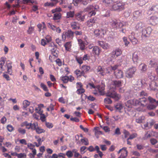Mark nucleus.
<instances>
[{
	"label": "nucleus",
	"instance_id": "nucleus-1",
	"mask_svg": "<svg viewBox=\"0 0 158 158\" xmlns=\"http://www.w3.org/2000/svg\"><path fill=\"white\" fill-rule=\"evenodd\" d=\"M111 83V85L108 86L109 90L106 93V95L113 98L115 101H117L120 99L121 96L115 92V88H120L122 86V81L119 80L113 81H112Z\"/></svg>",
	"mask_w": 158,
	"mask_h": 158
},
{
	"label": "nucleus",
	"instance_id": "nucleus-2",
	"mask_svg": "<svg viewBox=\"0 0 158 158\" xmlns=\"http://www.w3.org/2000/svg\"><path fill=\"white\" fill-rule=\"evenodd\" d=\"M148 99L145 98H139V99H134L127 101L126 105L128 107H132V106H140L141 108H137L139 111H143V107L146 106L148 103Z\"/></svg>",
	"mask_w": 158,
	"mask_h": 158
},
{
	"label": "nucleus",
	"instance_id": "nucleus-3",
	"mask_svg": "<svg viewBox=\"0 0 158 158\" xmlns=\"http://www.w3.org/2000/svg\"><path fill=\"white\" fill-rule=\"evenodd\" d=\"M6 61V58L5 57H2L0 58V70L2 71H4L5 70L6 67L8 72L10 73L11 71V63L10 62L8 61L4 66Z\"/></svg>",
	"mask_w": 158,
	"mask_h": 158
},
{
	"label": "nucleus",
	"instance_id": "nucleus-4",
	"mask_svg": "<svg viewBox=\"0 0 158 158\" xmlns=\"http://www.w3.org/2000/svg\"><path fill=\"white\" fill-rule=\"evenodd\" d=\"M99 7L98 5L94 6L90 5L88 6L85 10V11L89 12L88 16L91 17L96 14V11L99 9Z\"/></svg>",
	"mask_w": 158,
	"mask_h": 158
},
{
	"label": "nucleus",
	"instance_id": "nucleus-5",
	"mask_svg": "<svg viewBox=\"0 0 158 158\" xmlns=\"http://www.w3.org/2000/svg\"><path fill=\"white\" fill-rule=\"evenodd\" d=\"M87 87H89L91 89H97L101 95H103L105 94V85L103 84H102L100 85L96 86L93 84L89 83L88 84Z\"/></svg>",
	"mask_w": 158,
	"mask_h": 158
},
{
	"label": "nucleus",
	"instance_id": "nucleus-6",
	"mask_svg": "<svg viewBox=\"0 0 158 158\" xmlns=\"http://www.w3.org/2000/svg\"><path fill=\"white\" fill-rule=\"evenodd\" d=\"M111 6L110 9L112 10H121L124 9V5L118 1H114Z\"/></svg>",
	"mask_w": 158,
	"mask_h": 158
},
{
	"label": "nucleus",
	"instance_id": "nucleus-7",
	"mask_svg": "<svg viewBox=\"0 0 158 158\" xmlns=\"http://www.w3.org/2000/svg\"><path fill=\"white\" fill-rule=\"evenodd\" d=\"M136 70L135 67H132L128 68L125 71L126 77L128 78H130L133 77Z\"/></svg>",
	"mask_w": 158,
	"mask_h": 158
},
{
	"label": "nucleus",
	"instance_id": "nucleus-8",
	"mask_svg": "<svg viewBox=\"0 0 158 158\" xmlns=\"http://www.w3.org/2000/svg\"><path fill=\"white\" fill-rule=\"evenodd\" d=\"M73 32L71 30H68L67 31L64 32L63 33L62 35V38L63 40H65L66 38L71 39L73 37Z\"/></svg>",
	"mask_w": 158,
	"mask_h": 158
},
{
	"label": "nucleus",
	"instance_id": "nucleus-9",
	"mask_svg": "<svg viewBox=\"0 0 158 158\" xmlns=\"http://www.w3.org/2000/svg\"><path fill=\"white\" fill-rule=\"evenodd\" d=\"M122 54L121 50L118 48L113 50L110 54V56L113 59L115 58L118 56L121 55Z\"/></svg>",
	"mask_w": 158,
	"mask_h": 158
},
{
	"label": "nucleus",
	"instance_id": "nucleus-10",
	"mask_svg": "<svg viewBox=\"0 0 158 158\" xmlns=\"http://www.w3.org/2000/svg\"><path fill=\"white\" fill-rule=\"evenodd\" d=\"M152 30L150 27L145 28L142 31V35L145 37H148L149 36Z\"/></svg>",
	"mask_w": 158,
	"mask_h": 158
},
{
	"label": "nucleus",
	"instance_id": "nucleus-11",
	"mask_svg": "<svg viewBox=\"0 0 158 158\" xmlns=\"http://www.w3.org/2000/svg\"><path fill=\"white\" fill-rule=\"evenodd\" d=\"M126 148H123L118 152V154L121 153V155L118 158H126L127 155V152L126 150Z\"/></svg>",
	"mask_w": 158,
	"mask_h": 158
},
{
	"label": "nucleus",
	"instance_id": "nucleus-12",
	"mask_svg": "<svg viewBox=\"0 0 158 158\" xmlns=\"http://www.w3.org/2000/svg\"><path fill=\"white\" fill-rule=\"evenodd\" d=\"M37 27L39 29V31L40 32L42 31V33L44 32L46 30V25L44 22L39 23L37 25Z\"/></svg>",
	"mask_w": 158,
	"mask_h": 158
},
{
	"label": "nucleus",
	"instance_id": "nucleus-13",
	"mask_svg": "<svg viewBox=\"0 0 158 158\" xmlns=\"http://www.w3.org/2000/svg\"><path fill=\"white\" fill-rule=\"evenodd\" d=\"M98 44L104 49L107 50L110 48V45L108 43L103 41H99L98 42Z\"/></svg>",
	"mask_w": 158,
	"mask_h": 158
},
{
	"label": "nucleus",
	"instance_id": "nucleus-14",
	"mask_svg": "<svg viewBox=\"0 0 158 158\" xmlns=\"http://www.w3.org/2000/svg\"><path fill=\"white\" fill-rule=\"evenodd\" d=\"M114 75L117 78H120L123 77V73L121 70L117 69L114 72Z\"/></svg>",
	"mask_w": 158,
	"mask_h": 158
},
{
	"label": "nucleus",
	"instance_id": "nucleus-15",
	"mask_svg": "<svg viewBox=\"0 0 158 158\" xmlns=\"http://www.w3.org/2000/svg\"><path fill=\"white\" fill-rule=\"evenodd\" d=\"M150 23L153 25L158 24V18L156 16H152L149 19Z\"/></svg>",
	"mask_w": 158,
	"mask_h": 158
},
{
	"label": "nucleus",
	"instance_id": "nucleus-16",
	"mask_svg": "<svg viewBox=\"0 0 158 158\" xmlns=\"http://www.w3.org/2000/svg\"><path fill=\"white\" fill-rule=\"evenodd\" d=\"M75 17L77 20L82 21H84L85 19V15L82 12H80L76 14Z\"/></svg>",
	"mask_w": 158,
	"mask_h": 158
},
{
	"label": "nucleus",
	"instance_id": "nucleus-17",
	"mask_svg": "<svg viewBox=\"0 0 158 158\" xmlns=\"http://www.w3.org/2000/svg\"><path fill=\"white\" fill-rule=\"evenodd\" d=\"M101 51V49L98 46H95L92 50V53L95 55L98 56Z\"/></svg>",
	"mask_w": 158,
	"mask_h": 158
},
{
	"label": "nucleus",
	"instance_id": "nucleus-18",
	"mask_svg": "<svg viewBox=\"0 0 158 158\" xmlns=\"http://www.w3.org/2000/svg\"><path fill=\"white\" fill-rule=\"evenodd\" d=\"M108 23L114 28H118V23L116 20L109 19Z\"/></svg>",
	"mask_w": 158,
	"mask_h": 158
},
{
	"label": "nucleus",
	"instance_id": "nucleus-19",
	"mask_svg": "<svg viewBox=\"0 0 158 158\" xmlns=\"http://www.w3.org/2000/svg\"><path fill=\"white\" fill-rule=\"evenodd\" d=\"M96 72L102 76H104L106 74V73L104 72L103 68L100 66H99L97 67L96 69Z\"/></svg>",
	"mask_w": 158,
	"mask_h": 158
},
{
	"label": "nucleus",
	"instance_id": "nucleus-20",
	"mask_svg": "<svg viewBox=\"0 0 158 158\" xmlns=\"http://www.w3.org/2000/svg\"><path fill=\"white\" fill-rule=\"evenodd\" d=\"M132 59L134 63L136 64L138 63L139 60V57L138 53L136 52L133 53Z\"/></svg>",
	"mask_w": 158,
	"mask_h": 158
},
{
	"label": "nucleus",
	"instance_id": "nucleus-21",
	"mask_svg": "<svg viewBox=\"0 0 158 158\" xmlns=\"http://www.w3.org/2000/svg\"><path fill=\"white\" fill-rule=\"evenodd\" d=\"M48 26L53 31L58 33L61 32V30L59 27H57L50 23H48Z\"/></svg>",
	"mask_w": 158,
	"mask_h": 158
},
{
	"label": "nucleus",
	"instance_id": "nucleus-22",
	"mask_svg": "<svg viewBox=\"0 0 158 158\" xmlns=\"http://www.w3.org/2000/svg\"><path fill=\"white\" fill-rule=\"evenodd\" d=\"M150 89L153 90H156L158 89V84L155 81H152L150 85Z\"/></svg>",
	"mask_w": 158,
	"mask_h": 158
},
{
	"label": "nucleus",
	"instance_id": "nucleus-23",
	"mask_svg": "<svg viewBox=\"0 0 158 158\" xmlns=\"http://www.w3.org/2000/svg\"><path fill=\"white\" fill-rule=\"evenodd\" d=\"M38 107L35 108V110L38 114L43 113V110L42 108L44 107V105L42 104H40L37 105Z\"/></svg>",
	"mask_w": 158,
	"mask_h": 158
},
{
	"label": "nucleus",
	"instance_id": "nucleus-24",
	"mask_svg": "<svg viewBox=\"0 0 158 158\" xmlns=\"http://www.w3.org/2000/svg\"><path fill=\"white\" fill-rule=\"evenodd\" d=\"M103 3L106 6H111L113 3V0H103L102 1Z\"/></svg>",
	"mask_w": 158,
	"mask_h": 158
},
{
	"label": "nucleus",
	"instance_id": "nucleus-25",
	"mask_svg": "<svg viewBox=\"0 0 158 158\" xmlns=\"http://www.w3.org/2000/svg\"><path fill=\"white\" fill-rule=\"evenodd\" d=\"M149 65L151 67H154L155 69L158 66L157 63L154 60H152L150 61Z\"/></svg>",
	"mask_w": 158,
	"mask_h": 158
},
{
	"label": "nucleus",
	"instance_id": "nucleus-26",
	"mask_svg": "<svg viewBox=\"0 0 158 158\" xmlns=\"http://www.w3.org/2000/svg\"><path fill=\"white\" fill-rule=\"evenodd\" d=\"M139 68L141 73L144 72L147 70V65L144 64H140Z\"/></svg>",
	"mask_w": 158,
	"mask_h": 158
},
{
	"label": "nucleus",
	"instance_id": "nucleus-27",
	"mask_svg": "<svg viewBox=\"0 0 158 158\" xmlns=\"http://www.w3.org/2000/svg\"><path fill=\"white\" fill-rule=\"evenodd\" d=\"M78 44L80 49L81 50H84L85 49V46L83 41L80 39H78Z\"/></svg>",
	"mask_w": 158,
	"mask_h": 158
},
{
	"label": "nucleus",
	"instance_id": "nucleus-28",
	"mask_svg": "<svg viewBox=\"0 0 158 158\" xmlns=\"http://www.w3.org/2000/svg\"><path fill=\"white\" fill-rule=\"evenodd\" d=\"M148 78L152 81H156L157 79V77L154 74H152L151 73H148Z\"/></svg>",
	"mask_w": 158,
	"mask_h": 158
},
{
	"label": "nucleus",
	"instance_id": "nucleus-29",
	"mask_svg": "<svg viewBox=\"0 0 158 158\" xmlns=\"http://www.w3.org/2000/svg\"><path fill=\"white\" fill-rule=\"evenodd\" d=\"M71 27L73 29H79L80 27L77 26V23L76 22H73L70 24Z\"/></svg>",
	"mask_w": 158,
	"mask_h": 158
},
{
	"label": "nucleus",
	"instance_id": "nucleus-30",
	"mask_svg": "<svg viewBox=\"0 0 158 158\" xmlns=\"http://www.w3.org/2000/svg\"><path fill=\"white\" fill-rule=\"evenodd\" d=\"M114 107L116 110L120 111L123 109V107L121 103L118 102L114 106Z\"/></svg>",
	"mask_w": 158,
	"mask_h": 158
},
{
	"label": "nucleus",
	"instance_id": "nucleus-31",
	"mask_svg": "<svg viewBox=\"0 0 158 158\" xmlns=\"http://www.w3.org/2000/svg\"><path fill=\"white\" fill-rule=\"evenodd\" d=\"M95 20L94 19H90L88 20L87 22V25L89 27H92L95 23Z\"/></svg>",
	"mask_w": 158,
	"mask_h": 158
},
{
	"label": "nucleus",
	"instance_id": "nucleus-32",
	"mask_svg": "<svg viewBox=\"0 0 158 158\" xmlns=\"http://www.w3.org/2000/svg\"><path fill=\"white\" fill-rule=\"evenodd\" d=\"M31 123H28L27 121H25L23 123H22L21 124V126L22 127H23L24 126H26V128L27 129H30L31 128Z\"/></svg>",
	"mask_w": 158,
	"mask_h": 158
},
{
	"label": "nucleus",
	"instance_id": "nucleus-33",
	"mask_svg": "<svg viewBox=\"0 0 158 158\" xmlns=\"http://www.w3.org/2000/svg\"><path fill=\"white\" fill-rule=\"evenodd\" d=\"M81 142L82 144L87 145L89 144L88 140L86 138H83L80 139Z\"/></svg>",
	"mask_w": 158,
	"mask_h": 158
},
{
	"label": "nucleus",
	"instance_id": "nucleus-34",
	"mask_svg": "<svg viewBox=\"0 0 158 158\" xmlns=\"http://www.w3.org/2000/svg\"><path fill=\"white\" fill-rule=\"evenodd\" d=\"M90 69L89 66L86 65H83L81 68L82 72L83 73H86Z\"/></svg>",
	"mask_w": 158,
	"mask_h": 158
},
{
	"label": "nucleus",
	"instance_id": "nucleus-35",
	"mask_svg": "<svg viewBox=\"0 0 158 158\" xmlns=\"http://www.w3.org/2000/svg\"><path fill=\"white\" fill-rule=\"evenodd\" d=\"M144 26V25L141 22H139L136 25L135 28L137 30H140Z\"/></svg>",
	"mask_w": 158,
	"mask_h": 158
},
{
	"label": "nucleus",
	"instance_id": "nucleus-36",
	"mask_svg": "<svg viewBox=\"0 0 158 158\" xmlns=\"http://www.w3.org/2000/svg\"><path fill=\"white\" fill-rule=\"evenodd\" d=\"M35 138L37 139V141L38 142V143H37L36 142H35L34 143L35 144V146L37 147H38L41 144L42 140L39 137H35Z\"/></svg>",
	"mask_w": 158,
	"mask_h": 158
},
{
	"label": "nucleus",
	"instance_id": "nucleus-37",
	"mask_svg": "<svg viewBox=\"0 0 158 158\" xmlns=\"http://www.w3.org/2000/svg\"><path fill=\"white\" fill-rule=\"evenodd\" d=\"M30 104V102L27 100H24L23 102V107L24 108H26Z\"/></svg>",
	"mask_w": 158,
	"mask_h": 158
},
{
	"label": "nucleus",
	"instance_id": "nucleus-38",
	"mask_svg": "<svg viewBox=\"0 0 158 158\" xmlns=\"http://www.w3.org/2000/svg\"><path fill=\"white\" fill-rule=\"evenodd\" d=\"M106 33V31L105 30L101 29H99V34L98 37H103L104 35Z\"/></svg>",
	"mask_w": 158,
	"mask_h": 158
},
{
	"label": "nucleus",
	"instance_id": "nucleus-39",
	"mask_svg": "<svg viewBox=\"0 0 158 158\" xmlns=\"http://www.w3.org/2000/svg\"><path fill=\"white\" fill-rule=\"evenodd\" d=\"M74 14L75 13L74 11H69L67 13L66 18H72L74 16Z\"/></svg>",
	"mask_w": 158,
	"mask_h": 158
},
{
	"label": "nucleus",
	"instance_id": "nucleus-40",
	"mask_svg": "<svg viewBox=\"0 0 158 158\" xmlns=\"http://www.w3.org/2000/svg\"><path fill=\"white\" fill-rule=\"evenodd\" d=\"M129 38L133 45H135L137 44L138 40L134 37H131V35H129Z\"/></svg>",
	"mask_w": 158,
	"mask_h": 158
},
{
	"label": "nucleus",
	"instance_id": "nucleus-41",
	"mask_svg": "<svg viewBox=\"0 0 158 158\" xmlns=\"http://www.w3.org/2000/svg\"><path fill=\"white\" fill-rule=\"evenodd\" d=\"M64 46L66 50L67 51H69L71 46V42H67Z\"/></svg>",
	"mask_w": 158,
	"mask_h": 158
},
{
	"label": "nucleus",
	"instance_id": "nucleus-42",
	"mask_svg": "<svg viewBox=\"0 0 158 158\" xmlns=\"http://www.w3.org/2000/svg\"><path fill=\"white\" fill-rule=\"evenodd\" d=\"M153 132V131H148L145 135L143 139H146L150 137L152 135V133Z\"/></svg>",
	"mask_w": 158,
	"mask_h": 158
},
{
	"label": "nucleus",
	"instance_id": "nucleus-43",
	"mask_svg": "<svg viewBox=\"0 0 158 158\" xmlns=\"http://www.w3.org/2000/svg\"><path fill=\"white\" fill-rule=\"evenodd\" d=\"M60 79L63 82L66 83L68 81L69 77L67 76H62L60 77Z\"/></svg>",
	"mask_w": 158,
	"mask_h": 158
},
{
	"label": "nucleus",
	"instance_id": "nucleus-44",
	"mask_svg": "<svg viewBox=\"0 0 158 158\" xmlns=\"http://www.w3.org/2000/svg\"><path fill=\"white\" fill-rule=\"evenodd\" d=\"M150 10L158 14V6H153L150 9Z\"/></svg>",
	"mask_w": 158,
	"mask_h": 158
},
{
	"label": "nucleus",
	"instance_id": "nucleus-45",
	"mask_svg": "<svg viewBox=\"0 0 158 158\" xmlns=\"http://www.w3.org/2000/svg\"><path fill=\"white\" fill-rule=\"evenodd\" d=\"M34 30V27L30 26L28 27V29L27 31V32L28 34H32Z\"/></svg>",
	"mask_w": 158,
	"mask_h": 158
},
{
	"label": "nucleus",
	"instance_id": "nucleus-46",
	"mask_svg": "<svg viewBox=\"0 0 158 158\" xmlns=\"http://www.w3.org/2000/svg\"><path fill=\"white\" fill-rule=\"evenodd\" d=\"M61 15L60 13H56L54 14L53 19L57 20L60 19L61 18Z\"/></svg>",
	"mask_w": 158,
	"mask_h": 158
},
{
	"label": "nucleus",
	"instance_id": "nucleus-47",
	"mask_svg": "<svg viewBox=\"0 0 158 158\" xmlns=\"http://www.w3.org/2000/svg\"><path fill=\"white\" fill-rule=\"evenodd\" d=\"M35 130L38 134H40L45 132V130L44 129H41L38 127H37Z\"/></svg>",
	"mask_w": 158,
	"mask_h": 158
},
{
	"label": "nucleus",
	"instance_id": "nucleus-48",
	"mask_svg": "<svg viewBox=\"0 0 158 158\" xmlns=\"http://www.w3.org/2000/svg\"><path fill=\"white\" fill-rule=\"evenodd\" d=\"M31 129L32 130H35L38 127V123H35L33 124H31Z\"/></svg>",
	"mask_w": 158,
	"mask_h": 158
},
{
	"label": "nucleus",
	"instance_id": "nucleus-49",
	"mask_svg": "<svg viewBox=\"0 0 158 158\" xmlns=\"http://www.w3.org/2000/svg\"><path fill=\"white\" fill-rule=\"evenodd\" d=\"M99 128L98 127H95L94 128V130L95 131V135H96L99 134H102V132L101 131H100L99 130Z\"/></svg>",
	"mask_w": 158,
	"mask_h": 158
},
{
	"label": "nucleus",
	"instance_id": "nucleus-50",
	"mask_svg": "<svg viewBox=\"0 0 158 158\" xmlns=\"http://www.w3.org/2000/svg\"><path fill=\"white\" fill-rule=\"evenodd\" d=\"M55 105L52 103H51L49 105V106L47 108V110L48 111L50 110L52 111L54 110Z\"/></svg>",
	"mask_w": 158,
	"mask_h": 158
},
{
	"label": "nucleus",
	"instance_id": "nucleus-51",
	"mask_svg": "<svg viewBox=\"0 0 158 158\" xmlns=\"http://www.w3.org/2000/svg\"><path fill=\"white\" fill-rule=\"evenodd\" d=\"M157 106H156L154 104H150L147 106V108L149 110H152L155 109Z\"/></svg>",
	"mask_w": 158,
	"mask_h": 158
},
{
	"label": "nucleus",
	"instance_id": "nucleus-52",
	"mask_svg": "<svg viewBox=\"0 0 158 158\" xmlns=\"http://www.w3.org/2000/svg\"><path fill=\"white\" fill-rule=\"evenodd\" d=\"M106 73L108 74H110L111 73L112 71V66H109L108 67H107L106 68Z\"/></svg>",
	"mask_w": 158,
	"mask_h": 158
},
{
	"label": "nucleus",
	"instance_id": "nucleus-53",
	"mask_svg": "<svg viewBox=\"0 0 158 158\" xmlns=\"http://www.w3.org/2000/svg\"><path fill=\"white\" fill-rule=\"evenodd\" d=\"M40 86L44 91H48V89L47 86L43 83H40Z\"/></svg>",
	"mask_w": 158,
	"mask_h": 158
},
{
	"label": "nucleus",
	"instance_id": "nucleus-54",
	"mask_svg": "<svg viewBox=\"0 0 158 158\" xmlns=\"http://www.w3.org/2000/svg\"><path fill=\"white\" fill-rule=\"evenodd\" d=\"M76 60L77 62L79 64H81L83 63V60L82 58V57H76Z\"/></svg>",
	"mask_w": 158,
	"mask_h": 158
},
{
	"label": "nucleus",
	"instance_id": "nucleus-55",
	"mask_svg": "<svg viewBox=\"0 0 158 158\" xmlns=\"http://www.w3.org/2000/svg\"><path fill=\"white\" fill-rule=\"evenodd\" d=\"M61 11V9L60 7H57L54 9L52 10V13H59Z\"/></svg>",
	"mask_w": 158,
	"mask_h": 158
},
{
	"label": "nucleus",
	"instance_id": "nucleus-56",
	"mask_svg": "<svg viewBox=\"0 0 158 158\" xmlns=\"http://www.w3.org/2000/svg\"><path fill=\"white\" fill-rule=\"evenodd\" d=\"M105 103L107 104H110L112 103V100L109 98H106L104 99Z\"/></svg>",
	"mask_w": 158,
	"mask_h": 158
},
{
	"label": "nucleus",
	"instance_id": "nucleus-57",
	"mask_svg": "<svg viewBox=\"0 0 158 158\" xmlns=\"http://www.w3.org/2000/svg\"><path fill=\"white\" fill-rule=\"evenodd\" d=\"M144 119V117H141L136 119V121L138 123H141L143 122V120Z\"/></svg>",
	"mask_w": 158,
	"mask_h": 158
},
{
	"label": "nucleus",
	"instance_id": "nucleus-58",
	"mask_svg": "<svg viewBox=\"0 0 158 158\" xmlns=\"http://www.w3.org/2000/svg\"><path fill=\"white\" fill-rule=\"evenodd\" d=\"M6 128L9 132H11L14 130V128L11 125H8L7 126Z\"/></svg>",
	"mask_w": 158,
	"mask_h": 158
},
{
	"label": "nucleus",
	"instance_id": "nucleus-59",
	"mask_svg": "<svg viewBox=\"0 0 158 158\" xmlns=\"http://www.w3.org/2000/svg\"><path fill=\"white\" fill-rule=\"evenodd\" d=\"M123 41L124 42V44L126 46H127L129 44V42L127 40L126 37H124L123 38Z\"/></svg>",
	"mask_w": 158,
	"mask_h": 158
},
{
	"label": "nucleus",
	"instance_id": "nucleus-60",
	"mask_svg": "<svg viewBox=\"0 0 158 158\" xmlns=\"http://www.w3.org/2000/svg\"><path fill=\"white\" fill-rule=\"evenodd\" d=\"M48 42L44 39H42L40 41V44L44 46H45Z\"/></svg>",
	"mask_w": 158,
	"mask_h": 158
},
{
	"label": "nucleus",
	"instance_id": "nucleus-61",
	"mask_svg": "<svg viewBox=\"0 0 158 158\" xmlns=\"http://www.w3.org/2000/svg\"><path fill=\"white\" fill-rule=\"evenodd\" d=\"M18 131L19 133L22 135L25 134L26 133V130L24 129L21 128H19L18 129Z\"/></svg>",
	"mask_w": 158,
	"mask_h": 158
},
{
	"label": "nucleus",
	"instance_id": "nucleus-62",
	"mask_svg": "<svg viewBox=\"0 0 158 158\" xmlns=\"http://www.w3.org/2000/svg\"><path fill=\"white\" fill-rule=\"evenodd\" d=\"M46 126L48 128L50 129L52 128L53 127V124L51 123L46 122L45 123Z\"/></svg>",
	"mask_w": 158,
	"mask_h": 158
},
{
	"label": "nucleus",
	"instance_id": "nucleus-63",
	"mask_svg": "<svg viewBox=\"0 0 158 158\" xmlns=\"http://www.w3.org/2000/svg\"><path fill=\"white\" fill-rule=\"evenodd\" d=\"M26 155L25 154L23 153H19L18 155V158H26Z\"/></svg>",
	"mask_w": 158,
	"mask_h": 158
},
{
	"label": "nucleus",
	"instance_id": "nucleus-64",
	"mask_svg": "<svg viewBox=\"0 0 158 158\" xmlns=\"http://www.w3.org/2000/svg\"><path fill=\"white\" fill-rule=\"evenodd\" d=\"M19 142L20 143L23 145L27 144V142L25 139H22L19 140Z\"/></svg>",
	"mask_w": 158,
	"mask_h": 158
}]
</instances>
